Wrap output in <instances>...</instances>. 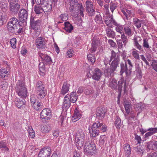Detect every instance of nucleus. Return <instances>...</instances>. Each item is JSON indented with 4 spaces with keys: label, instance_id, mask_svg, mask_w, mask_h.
Returning <instances> with one entry per match:
<instances>
[{
    "label": "nucleus",
    "instance_id": "412c9836",
    "mask_svg": "<svg viewBox=\"0 0 157 157\" xmlns=\"http://www.w3.org/2000/svg\"><path fill=\"white\" fill-rule=\"evenodd\" d=\"M81 114L80 112L77 109H75L74 111V113L72 117V121L75 122L78 120L81 117Z\"/></svg>",
    "mask_w": 157,
    "mask_h": 157
},
{
    "label": "nucleus",
    "instance_id": "dca6fc26",
    "mask_svg": "<svg viewBox=\"0 0 157 157\" xmlns=\"http://www.w3.org/2000/svg\"><path fill=\"white\" fill-rule=\"evenodd\" d=\"M69 95H66L64 98V100L63 103L62 108L63 109L66 110H67L71 106V102L69 100Z\"/></svg>",
    "mask_w": 157,
    "mask_h": 157
},
{
    "label": "nucleus",
    "instance_id": "393cba45",
    "mask_svg": "<svg viewBox=\"0 0 157 157\" xmlns=\"http://www.w3.org/2000/svg\"><path fill=\"white\" fill-rule=\"evenodd\" d=\"M10 70H8L6 68L0 70V79L3 78L8 76L9 75Z\"/></svg>",
    "mask_w": 157,
    "mask_h": 157
},
{
    "label": "nucleus",
    "instance_id": "37998d69",
    "mask_svg": "<svg viewBox=\"0 0 157 157\" xmlns=\"http://www.w3.org/2000/svg\"><path fill=\"white\" fill-rule=\"evenodd\" d=\"M124 29L125 33L126 35L129 36L132 35V31L129 26L125 25Z\"/></svg>",
    "mask_w": 157,
    "mask_h": 157
},
{
    "label": "nucleus",
    "instance_id": "2f4dec72",
    "mask_svg": "<svg viewBox=\"0 0 157 157\" xmlns=\"http://www.w3.org/2000/svg\"><path fill=\"white\" fill-rule=\"evenodd\" d=\"M39 67L40 71V74L42 76L45 75L46 74V71L45 69L44 62L40 63L39 64Z\"/></svg>",
    "mask_w": 157,
    "mask_h": 157
},
{
    "label": "nucleus",
    "instance_id": "4be33fe9",
    "mask_svg": "<svg viewBox=\"0 0 157 157\" xmlns=\"http://www.w3.org/2000/svg\"><path fill=\"white\" fill-rule=\"evenodd\" d=\"M130 101L125 100L124 102V106L126 113L128 114L130 113V109L132 107V105Z\"/></svg>",
    "mask_w": 157,
    "mask_h": 157
},
{
    "label": "nucleus",
    "instance_id": "58836bf2",
    "mask_svg": "<svg viewBox=\"0 0 157 157\" xmlns=\"http://www.w3.org/2000/svg\"><path fill=\"white\" fill-rule=\"evenodd\" d=\"M109 86L112 89L116 90L117 87V80L114 79L112 78L110 80Z\"/></svg>",
    "mask_w": 157,
    "mask_h": 157
},
{
    "label": "nucleus",
    "instance_id": "864d4df0",
    "mask_svg": "<svg viewBox=\"0 0 157 157\" xmlns=\"http://www.w3.org/2000/svg\"><path fill=\"white\" fill-rule=\"evenodd\" d=\"M39 101V99L35 95L33 94L31 95L30 100L31 105Z\"/></svg>",
    "mask_w": 157,
    "mask_h": 157
},
{
    "label": "nucleus",
    "instance_id": "1a4fd4ad",
    "mask_svg": "<svg viewBox=\"0 0 157 157\" xmlns=\"http://www.w3.org/2000/svg\"><path fill=\"white\" fill-rule=\"evenodd\" d=\"M51 116V112L49 109H44L40 113V118L42 119L48 120L50 118Z\"/></svg>",
    "mask_w": 157,
    "mask_h": 157
},
{
    "label": "nucleus",
    "instance_id": "b1692460",
    "mask_svg": "<svg viewBox=\"0 0 157 157\" xmlns=\"http://www.w3.org/2000/svg\"><path fill=\"white\" fill-rule=\"evenodd\" d=\"M104 73L106 77H109L113 75V72L115 71L112 68L105 67L103 69Z\"/></svg>",
    "mask_w": 157,
    "mask_h": 157
},
{
    "label": "nucleus",
    "instance_id": "5701e85b",
    "mask_svg": "<svg viewBox=\"0 0 157 157\" xmlns=\"http://www.w3.org/2000/svg\"><path fill=\"white\" fill-rule=\"evenodd\" d=\"M146 146L149 149L155 150L157 149V141L148 142L146 143Z\"/></svg>",
    "mask_w": 157,
    "mask_h": 157
},
{
    "label": "nucleus",
    "instance_id": "69168bd1",
    "mask_svg": "<svg viewBox=\"0 0 157 157\" xmlns=\"http://www.w3.org/2000/svg\"><path fill=\"white\" fill-rule=\"evenodd\" d=\"M8 83L7 82L3 81L0 82V87L2 90H5L7 87Z\"/></svg>",
    "mask_w": 157,
    "mask_h": 157
},
{
    "label": "nucleus",
    "instance_id": "ea45409f",
    "mask_svg": "<svg viewBox=\"0 0 157 157\" xmlns=\"http://www.w3.org/2000/svg\"><path fill=\"white\" fill-rule=\"evenodd\" d=\"M102 125L103 124L102 122H101L100 121H97L93 124L91 128L100 130L101 129V127L102 126Z\"/></svg>",
    "mask_w": 157,
    "mask_h": 157
},
{
    "label": "nucleus",
    "instance_id": "4d7b16f0",
    "mask_svg": "<svg viewBox=\"0 0 157 157\" xmlns=\"http://www.w3.org/2000/svg\"><path fill=\"white\" fill-rule=\"evenodd\" d=\"M116 26V30L117 32L120 33L121 34H122L123 32V26L120 24H118L117 23V25H115Z\"/></svg>",
    "mask_w": 157,
    "mask_h": 157
},
{
    "label": "nucleus",
    "instance_id": "2eb2a0df",
    "mask_svg": "<svg viewBox=\"0 0 157 157\" xmlns=\"http://www.w3.org/2000/svg\"><path fill=\"white\" fill-rule=\"evenodd\" d=\"M105 22L106 25L110 28L112 27L113 24L114 25H117V23L113 19L112 16L106 17L105 19Z\"/></svg>",
    "mask_w": 157,
    "mask_h": 157
},
{
    "label": "nucleus",
    "instance_id": "4c0bfd02",
    "mask_svg": "<svg viewBox=\"0 0 157 157\" xmlns=\"http://www.w3.org/2000/svg\"><path fill=\"white\" fill-rule=\"evenodd\" d=\"M25 100L23 99H17V100H16L15 104L17 107L20 108L23 105H25Z\"/></svg>",
    "mask_w": 157,
    "mask_h": 157
},
{
    "label": "nucleus",
    "instance_id": "603ef678",
    "mask_svg": "<svg viewBox=\"0 0 157 157\" xmlns=\"http://www.w3.org/2000/svg\"><path fill=\"white\" fill-rule=\"evenodd\" d=\"M115 125L116 128H120L121 125V120L120 118L117 116V118L115 122Z\"/></svg>",
    "mask_w": 157,
    "mask_h": 157
},
{
    "label": "nucleus",
    "instance_id": "a19ab883",
    "mask_svg": "<svg viewBox=\"0 0 157 157\" xmlns=\"http://www.w3.org/2000/svg\"><path fill=\"white\" fill-rule=\"evenodd\" d=\"M5 13L0 12V26H2L6 21Z\"/></svg>",
    "mask_w": 157,
    "mask_h": 157
},
{
    "label": "nucleus",
    "instance_id": "20e7f679",
    "mask_svg": "<svg viewBox=\"0 0 157 157\" xmlns=\"http://www.w3.org/2000/svg\"><path fill=\"white\" fill-rule=\"evenodd\" d=\"M35 89L38 97L40 99L44 98L47 94L43 82L41 81H38L36 83Z\"/></svg>",
    "mask_w": 157,
    "mask_h": 157
},
{
    "label": "nucleus",
    "instance_id": "680f3d73",
    "mask_svg": "<svg viewBox=\"0 0 157 157\" xmlns=\"http://www.w3.org/2000/svg\"><path fill=\"white\" fill-rule=\"evenodd\" d=\"M94 8H92L86 10V11L89 16H92L94 15L95 12Z\"/></svg>",
    "mask_w": 157,
    "mask_h": 157
},
{
    "label": "nucleus",
    "instance_id": "f03ea898",
    "mask_svg": "<svg viewBox=\"0 0 157 157\" xmlns=\"http://www.w3.org/2000/svg\"><path fill=\"white\" fill-rule=\"evenodd\" d=\"M111 61L112 62L110 64V67L115 71L118 66L120 61V56L118 54L116 53L113 50L111 51V56L109 62L110 63Z\"/></svg>",
    "mask_w": 157,
    "mask_h": 157
},
{
    "label": "nucleus",
    "instance_id": "49530a36",
    "mask_svg": "<svg viewBox=\"0 0 157 157\" xmlns=\"http://www.w3.org/2000/svg\"><path fill=\"white\" fill-rule=\"evenodd\" d=\"M27 131L29 134V137L31 138H34L35 136V133L32 128L31 127H29Z\"/></svg>",
    "mask_w": 157,
    "mask_h": 157
},
{
    "label": "nucleus",
    "instance_id": "ddd939ff",
    "mask_svg": "<svg viewBox=\"0 0 157 157\" xmlns=\"http://www.w3.org/2000/svg\"><path fill=\"white\" fill-rule=\"evenodd\" d=\"M92 47L89 50L90 52L91 53L94 52L96 50L97 48L100 45V42L99 40L93 38L91 43Z\"/></svg>",
    "mask_w": 157,
    "mask_h": 157
},
{
    "label": "nucleus",
    "instance_id": "e2e57ef3",
    "mask_svg": "<svg viewBox=\"0 0 157 157\" xmlns=\"http://www.w3.org/2000/svg\"><path fill=\"white\" fill-rule=\"evenodd\" d=\"M151 66L155 71L157 72V60H153L152 61Z\"/></svg>",
    "mask_w": 157,
    "mask_h": 157
},
{
    "label": "nucleus",
    "instance_id": "72a5a7b5",
    "mask_svg": "<svg viewBox=\"0 0 157 157\" xmlns=\"http://www.w3.org/2000/svg\"><path fill=\"white\" fill-rule=\"evenodd\" d=\"M147 131L150 132L146 133L144 135L145 137L148 138L149 136H151L154 133H155L157 131V128H150Z\"/></svg>",
    "mask_w": 157,
    "mask_h": 157
},
{
    "label": "nucleus",
    "instance_id": "052dcab7",
    "mask_svg": "<svg viewBox=\"0 0 157 157\" xmlns=\"http://www.w3.org/2000/svg\"><path fill=\"white\" fill-rule=\"evenodd\" d=\"M0 7L1 8L3 12L6 11L8 8V3L6 1L5 2H4L3 4L0 6Z\"/></svg>",
    "mask_w": 157,
    "mask_h": 157
},
{
    "label": "nucleus",
    "instance_id": "f704fd0d",
    "mask_svg": "<svg viewBox=\"0 0 157 157\" xmlns=\"http://www.w3.org/2000/svg\"><path fill=\"white\" fill-rule=\"evenodd\" d=\"M143 21V20H140L136 17L133 18V24L137 29H139L141 27V23Z\"/></svg>",
    "mask_w": 157,
    "mask_h": 157
},
{
    "label": "nucleus",
    "instance_id": "13d9d810",
    "mask_svg": "<svg viewBox=\"0 0 157 157\" xmlns=\"http://www.w3.org/2000/svg\"><path fill=\"white\" fill-rule=\"evenodd\" d=\"M132 54L133 57L136 59L139 60V55L138 53V51L135 49H133L132 52Z\"/></svg>",
    "mask_w": 157,
    "mask_h": 157
},
{
    "label": "nucleus",
    "instance_id": "473e14b6",
    "mask_svg": "<svg viewBox=\"0 0 157 157\" xmlns=\"http://www.w3.org/2000/svg\"><path fill=\"white\" fill-rule=\"evenodd\" d=\"M97 117L101 119L103 118L105 115V112L101 108H99L97 110V112L96 113Z\"/></svg>",
    "mask_w": 157,
    "mask_h": 157
},
{
    "label": "nucleus",
    "instance_id": "c756f323",
    "mask_svg": "<svg viewBox=\"0 0 157 157\" xmlns=\"http://www.w3.org/2000/svg\"><path fill=\"white\" fill-rule=\"evenodd\" d=\"M78 96L76 95L75 92H72L69 95V100L72 103H75L77 99Z\"/></svg>",
    "mask_w": 157,
    "mask_h": 157
},
{
    "label": "nucleus",
    "instance_id": "79ce46f5",
    "mask_svg": "<svg viewBox=\"0 0 157 157\" xmlns=\"http://www.w3.org/2000/svg\"><path fill=\"white\" fill-rule=\"evenodd\" d=\"M76 142V145L78 149H80L81 147H82L84 143V140H77L76 139L75 140Z\"/></svg>",
    "mask_w": 157,
    "mask_h": 157
},
{
    "label": "nucleus",
    "instance_id": "e433bc0d",
    "mask_svg": "<svg viewBox=\"0 0 157 157\" xmlns=\"http://www.w3.org/2000/svg\"><path fill=\"white\" fill-rule=\"evenodd\" d=\"M105 31L107 35L108 36L112 38H114L115 33L110 27L106 28Z\"/></svg>",
    "mask_w": 157,
    "mask_h": 157
},
{
    "label": "nucleus",
    "instance_id": "7c9ffc66",
    "mask_svg": "<svg viewBox=\"0 0 157 157\" xmlns=\"http://www.w3.org/2000/svg\"><path fill=\"white\" fill-rule=\"evenodd\" d=\"M64 29L67 32L70 33L73 29V27L69 22L67 21L64 23Z\"/></svg>",
    "mask_w": 157,
    "mask_h": 157
},
{
    "label": "nucleus",
    "instance_id": "a211bd4d",
    "mask_svg": "<svg viewBox=\"0 0 157 157\" xmlns=\"http://www.w3.org/2000/svg\"><path fill=\"white\" fill-rule=\"evenodd\" d=\"M19 17L22 21H25L27 19L28 12L25 9H21L19 13Z\"/></svg>",
    "mask_w": 157,
    "mask_h": 157
},
{
    "label": "nucleus",
    "instance_id": "3c124183",
    "mask_svg": "<svg viewBox=\"0 0 157 157\" xmlns=\"http://www.w3.org/2000/svg\"><path fill=\"white\" fill-rule=\"evenodd\" d=\"M94 3L90 1L87 0L86 2V10L90 8H94L93 5Z\"/></svg>",
    "mask_w": 157,
    "mask_h": 157
},
{
    "label": "nucleus",
    "instance_id": "6ab92c4d",
    "mask_svg": "<svg viewBox=\"0 0 157 157\" xmlns=\"http://www.w3.org/2000/svg\"><path fill=\"white\" fill-rule=\"evenodd\" d=\"M70 84L67 82H65L63 83L62 89L61 90V94L64 95L68 92L69 90Z\"/></svg>",
    "mask_w": 157,
    "mask_h": 157
},
{
    "label": "nucleus",
    "instance_id": "cd10ccee",
    "mask_svg": "<svg viewBox=\"0 0 157 157\" xmlns=\"http://www.w3.org/2000/svg\"><path fill=\"white\" fill-rule=\"evenodd\" d=\"M89 130L91 137H95L99 135L100 133L99 130L96 129L92 128L91 129L89 128Z\"/></svg>",
    "mask_w": 157,
    "mask_h": 157
},
{
    "label": "nucleus",
    "instance_id": "39448f33",
    "mask_svg": "<svg viewBox=\"0 0 157 157\" xmlns=\"http://www.w3.org/2000/svg\"><path fill=\"white\" fill-rule=\"evenodd\" d=\"M41 20L32 16L30 17V26L33 30H37L40 28L41 24Z\"/></svg>",
    "mask_w": 157,
    "mask_h": 157
},
{
    "label": "nucleus",
    "instance_id": "de8ad7c7",
    "mask_svg": "<svg viewBox=\"0 0 157 157\" xmlns=\"http://www.w3.org/2000/svg\"><path fill=\"white\" fill-rule=\"evenodd\" d=\"M94 20L98 24H102L103 22L102 17L100 14L97 15L96 16Z\"/></svg>",
    "mask_w": 157,
    "mask_h": 157
},
{
    "label": "nucleus",
    "instance_id": "7ed1b4c3",
    "mask_svg": "<svg viewBox=\"0 0 157 157\" xmlns=\"http://www.w3.org/2000/svg\"><path fill=\"white\" fill-rule=\"evenodd\" d=\"M19 27V22L17 18L13 17L10 19L7 25V28L9 32L13 33H15L16 32H17V30Z\"/></svg>",
    "mask_w": 157,
    "mask_h": 157
},
{
    "label": "nucleus",
    "instance_id": "c9c22d12",
    "mask_svg": "<svg viewBox=\"0 0 157 157\" xmlns=\"http://www.w3.org/2000/svg\"><path fill=\"white\" fill-rule=\"evenodd\" d=\"M124 82V80L123 78H121L119 81L118 82V90L119 92V94L118 96V98H119L121 94V92L122 88V84Z\"/></svg>",
    "mask_w": 157,
    "mask_h": 157
},
{
    "label": "nucleus",
    "instance_id": "c85d7f7f",
    "mask_svg": "<svg viewBox=\"0 0 157 157\" xmlns=\"http://www.w3.org/2000/svg\"><path fill=\"white\" fill-rule=\"evenodd\" d=\"M31 105L37 111L40 109H41L43 108L42 104L40 100L35 102V103Z\"/></svg>",
    "mask_w": 157,
    "mask_h": 157
},
{
    "label": "nucleus",
    "instance_id": "6e6d98bb",
    "mask_svg": "<svg viewBox=\"0 0 157 157\" xmlns=\"http://www.w3.org/2000/svg\"><path fill=\"white\" fill-rule=\"evenodd\" d=\"M117 4L115 3L111 2L109 4L110 9L113 13L114 10L117 8Z\"/></svg>",
    "mask_w": 157,
    "mask_h": 157
},
{
    "label": "nucleus",
    "instance_id": "bb28decb",
    "mask_svg": "<svg viewBox=\"0 0 157 157\" xmlns=\"http://www.w3.org/2000/svg\"><path fill=\"white\" fill-rule=\"evenodd\" d=\"M85 136L84 131L81 129L79 130L76 133L75 140H84Z\"/></svg>",
    "mask_w": 157,
    "mask_h": 157
},
{
    "label": "nucleus",
    "instance_id": "4468645a",
    "mask_svg": "<svg viewBox=\"0 0 157 157\" xmlns=\"http://www.w3.org/2000/svg\"><path fill=\"white\" fill-rule=\"evenodd\" d=\"M52 2L51 0H46L42 5L44 12H49L51 11L52 8Z\"/></svg>",
    "mask_w": 157,
    "mask_h": 157
},
{
    "label": "nucleus",
    "instance_id": "9b49d317",
    "mask_svg": "<svg viewBox=\"0 0 157 157\" xmlns=\"http://www.w3.org/2000/svg\"><path fill=\"white\" fill-rule=\"evenodd\" d=\"M44 38L43 37H39L36 40L35 44L37 48L39 49H44L45 47Z\"/></svg>",
    "mask_w": 157,
    "mask_h": 157
},
{
    "label": "nucleus",
    "instance_id": "a18cd8bd",
    "mask_svg": "<svg viewBox=\"0 0 157 157\" xmlns=\"http://www.w3.org/2000/svg\"><path fill=\"white\" fill-rule=\"evenodd\" d=\"M134 46L136 47V48L140 51L143 50L142 46L139 44L137 38L135 37L134 39Z\"/></svg>",
    "mask_w": 157,
    "mask_h": 157
},
{
    "label": "nucleus",
    "instance_id": "bf43d9fd",
    "mask_svg": "<svg viewBox=\"0 0 157 157\" xmlns=\"http://www.w3.org/2000/svg\"><path fill=\"white\" fill-rule=\"evenodd\" d=\"M121 40L122 41L124 46L125 47L128 42V39L124 33L121 34Z\"/></svg>",
    "mask_w": 157,
    "mask_h": 157
},
{
    "label": "nucleus",
    "instance_id": "f3484780",
    "mask_svg": "<svg viewBox=\"0 0 157 157\" xmlns=\"http://www.w3.org/2000/svg\"><path fill=\"white\" fill-rule=\"evenodd\" d=\"M120 67V75H122L124 72H125L126 74L127 75L128 74V69L127 63L125 60L124 62H121V63Z\"/></svg>",
    "mask_w": 157,
    "mask_h": 157
},
{
    "label": "nucleus",
    "instance_id": "0eeeda50",
    "mask_svg": "<svg viewBox=\"0 0 157 157\" xmlns=\"http://www.w3.org/2000/svg\"><path fill=\"white\" fill-rule=\"evenodd\" d=\"M84 151L88 155H92L95 153L96 150L95 145L94 143H86Z\"/></svg>",
    "mask_w": 157,
    "mask_h": 157
},
{
    "label": "nucleus",
    "instance_id": "6e6552de",
    "mask_svg": "<svg viewBox=\"0 0 157 157\" xmlns=\"http://www.w3.org/2000/svg\"><path fill=\"white\" fill-rule=\"evenodd\" d=\"M38 54L44 63L46 64H51L52 63L51 57L47 55L44 54L41 52H39Z\"/></svg>",
    "mask_w": 157,
    "mask_h": 157
},
{
    "label": "nucleus",
    "instance_id": "5fc2aeb1",
    "mask_svg": "<svg viewBox=\"0 0 157 157\" xmlns=\"http://www.w3.org/2000/svg\"><path fill=\"white\" fill-rule=\"evenodd\" d=\"M32 32H33L32 36L34 38H36L40 33V31L39 29L33 30V31H32Z\"/></svg>",
    "mask_w": 157,
    "mask_h": 157
},
{
    "label": "nucleus",
    "instance_id": "a878e982",
    "mask_svg": "<svg viewBox=\"0 0 157 157\" xmlns=\"http://www.w3.org/2000/svg\"><path fill=\"white\" fill-rule=\"evenodd\" d=\"M34 10L35 13L37 14H39L44 12V10L42 5H37L35 6Z\"/></svg>",
    "mask_w": 157,
    "mask_h": 157
},
{
    "label": "nucleus",
    "instance_id": "f8f14e48",
    "mask_svg": "<svg viewBox=\"0 0 157 157\" xmlns=\"http://www.w3.org/2000/svg\"><path fill=\"white\" fill-rule=\"evenodd\" d=\"M92 73L93 79L96 81L100 80L102 73L100 70L97 68L94 69L92 72Z\"/></svg>",
    "mask_w": 157,
    "mask_h": 157
},
{
    "label": "nucleus",
    "instance_id": "f257e3e1",
    "mask_svg": "<svg viewBox=\"0 0 157 157\" xmlns=\"http://www.w3.org/2000/svg\"><path fill=\"white\" fill-rule=\"evenodd\" d=\"M15 90L21 98H26L27 96V89L23 81L18 80L15 87Z\"/></svg>",
    "mask_w": 157,
    "mask_h": 157
},
{
    "label": "nucleus",
    "instance_id": "9d476101",
    "mask_svg": "<svg viewBox=\"0 0 157 157\" xmlns=\"http://www.w3.org/2000/svg\"><path fill=\"white\" fill-rule=\"evenodd\" d=\"M51 150L49 147H44L40 151L38 157H49L51 154Z\"/></svg>",
    "mask_w": 157,
    "mask_h": 157
},
{
    "label": "nucleus",
    "instance_id": "423d86ee",
    "mask_svg": "<svg viewBox=\"0 0 157 157\" xmlns=\"http://www.w3.org/2000/svg\"><path fill=\"white\" fill-rule=\"evenodd\" d=\"M10 10L14 14L17 13L20 8V3L18 0H11L9 1Z\"/></svg>",
    "mask_w": 157,
    "mask_h": 157
},
{
    "label": "nucleus",
    "instance_id": "aec40b11",
    "mask_svg": "<svg viewBox=\"0 0 157 157\" xmlns=\"http://www.w3.org/2000/svg\"><path fill=\"white\" fill-rule=\"evenodd\" d=\"M123 149L125 156L127 157H129L131 153L129 144H124L123 145Z\"/></svg>",
    "mask_w": 157,
    "mask_h": 157
},
{
    "label": "nucleus",
    "instance_id": "8fccbe9b",
    "mask_svg": "<svg viewBox=\"0 0 157 157\" xmlns=\"http://www.w3.org/2000/svg\"><path fill=\"white\" fill-rule=\"evenodd\" d=\"M3 148L4 152H7L9 151V149L7 146V144L6 142L3 141L0 142V149Z\"/></svg>",
    "mask_w": 157,
    "mask_h": 157
},
{
    "label": "nucleus",
    "instance_id": "0e129e2a",
    "mask_svg": "<svg viewBox=\"0 0 157 157\" xmlns=\"http://www.w3.org/2000/svg\"><path fill=\"white\" fill-rule=\"evenodd\" d=\"M87 58L88 60L90 61L92 64L95 62V56L92 54H89L87 55Z\"/></svg>",
    "mask_w": 157,
    "mask_h": 157
},
{
    "label": "nucleus",
    "instance_id": "09e8293b",
    "mask_svg": "<svg viewBox=\"0 0 157 157\" xmlns=\"http://www.w3.org/2000/svg\"><path fill=\"white\" fill-rule=\"evenodd\" d=\"M143 47L145 50L146 49H149L151 47L150 46L148 42V40L147 38L144 39Z\"/></svg>",
    "mask_w": 157,
    "mask_h": 157
},
{
    "label": "nucleus",
    "instance_id": "338daca9",
    "mask_svg": "<svg viewBox=\"0 0 157 157\" xmlns=\"http://www.w3.org/2000/svg\"><path fill=\"white\" fill-rule=\"evenodd\" d=\"M16 39L15 38H12L10 40V43L11 47L13 49H15L16 48Z\"/></svg>",
    "mask_w": 157,
    "mask_h": 157
},
{
    "label": "nucleus",
    "instance_id": "774afa93",
    "mask_svg": "<svg viewBox=\"0 0 157 157\" xmlns=\"http://www.w3.org/2000/svg\"><path fill=\"white\" fill-rule=\"evenodd\" d=\"M144 104L142 102L138 103L136 105V107L138 108V111L139 112L142 110V109H144Z\"/></svg>",
    "mask_w": 157,
    "mask_h": 157
},
{
    "label": "nucleus",
    "instance_id": "c03bdc74",
    "mask_svg": "<svg viewBox=\"0 0 157 157\" xmlns=\"http://www.w3.org/2000/svg\"><path fill=\"white\" fill-rule=\"evenodd\" d=\"M134 150L137 154L141 155L143 154L144 151V149H142V147L140 145L135 147Z\"/></svg>",
    "mask_w": 157,
    "mask_h": 157
}]
</instances>
